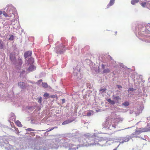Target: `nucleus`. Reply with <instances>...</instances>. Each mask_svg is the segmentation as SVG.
I'll return each mask as SVG.
<instances>
[{"label": "nucleus", "mask_w": 150, "mask_h": 150, "mask_svg": "<svg viewBox=\"0 0 150 150\" xmlns=\"http://www.w3.org/2000/svg\"><path fill=\"white\" fill-rule=\"evenodd\" d=\"M16 8L11 4L8 5L3 12V15L5 17H11L12 14L14 15L16 12Z\"/></svg>", "instance_id": "f257e3e1"}, {"label": "nucleus", "mask_w": 150, "mask_h": 150, "mask_svg": "<svg viewBox=\"0 0 150 150\" xmlns=\"http://www.w3.org/2000/svg\"><path fill=\"white\" fill-rule=\"evenodd\" d=\"M112 119H107L102 124L103 127L110 130H112L113 128H115V125L114 123H112Z\"/></svg>", "instance_id": "f03ea898"}, {"label": "nucleus", "mask_w": 150, "mask_h": 150, "mask_svg": "<svg viewBox=\"0 0 150 150\" xmlns=\"http://www.w3.org/2000/svg\"><path fill=\"white\" fill-rule=\"evenodd\" d=\"M74 72L72 74V77L78 81L81 78V75L80 73V66L77 65L75 68H74Z\"/></svg>", "instance_id": "7ed1b4c3"}, {"label": "nucleus", "mask_w": 150, "mask_h": 150, "mask_svg": "<svg viewBox=\"0 0 150 150\" xmlns=\"http://www.w3.org/2000/svg\"><path fill=\"white\" fill-rule=\"evenodd\" d=\"M90 142L88 143V144H86L85 146H93L94 145H99V144L98 143L100 141V139L98 137H95L92 136L89 137Z\"/></svg>", "instance_id": "20e7f679"}, {"label": "nucleus", "mask_w": 150, "mask_h": 150, "mask_svg": "<svg viewBox=\"0 0 150 150\" xmlns=\"http://www.w3.org/2000/svg\"><path fill=\"white\" fill-rule=\"evenodd\" d=\"M136 33H138L139 34L141 32H143L146 34L150 33V30L146 29L145 27H144L143 25L139 24L137 25L135 28Z\"/></svg>", "instance_id": "39448f33"}, {"label": "nucleus", "mask_w": 150, "mask_h": 150, "mask_svg": "<svg viewBox=\"0 0 150 150\" xmlns=\"http://www.w3.org/2000/svg\"><path fill=\"white\" fill-rule=\"evenodd\" d=\"M65 49L64 46L63 44H61L54 48V51L56 53L61 54L64 52Z\"/></svg>", "instance_id": "423d86ee"}, {"label": "nucleus", "mask_w": 150, "mask_h": 150, "mask_svg": "<svg viewBox=\"0 0 150 150\" xmlns=\"http://www.w3.org/2000/svg\"><path fill=\"white\" fill-rule=\"evenodd\" d=\"M18 86L21 89V91L25 92L26 89L28 90V88H27L29 86V85L27 84H25L23 82L20 81L18 84Z\"/></svg>", "instance_id": "0eeeda50"}, {"label": "nucleus", "mask_w": 150, "mask_h": 150, "mask_svg": "<svg viewBox=\"0 0 150 150\" xmlns=\"http://www.w3.org/2000/svg\"><path fill=\"white\" fill-rule=\"evenodd\" d=\"M131 138L132 137L130 136H127L125 137L119 138L118 140L120 141V144H123L124 142H128Z\"/></svg>", "instance_id": "6e6552de"}, {"label": "nucleus", "mask_w": 150, "mask_h": 150, "mask_svg": "<svg viewBox=\"0 0 150 150\" xmlns=\"http://www.w3.org/2000/svg\"><path fill=\"white\" fill-rule=\"evenodd\" d=\"M10 59L11 62L14 64L16 65V59L15 57V54L14 52H11L9 55Z\"/></svg>", "instance_id": "1a4fd4ad"}, {"label": "nucleus", "mask_w": 150, "mask_h": 150, "mask_svg": "<svg viewBox=\"0 0 150 150\" xmlns=\"http://www.w3.org/2000/svg\"><path fill=\"white\" fill-rule=\"evenodd\" d=\"M141 130H136L135 132L133 133V135L137 134H139V133L144 132H149V127H145L142 129H141Z\"/></svg>", "instance_id": "9d476101"}, {"label": "nucleus", "mask_w": 150, "mask_h": 150, "mask_svg": "<svg viewBox=\"0 0 150 150\" xmlns=\"http://www.w3.org/2000/svg\"><path fill=\"white\" fill-rule=\"evenodd\" d=\"M144 109V106L141 105L138 107L136 110L135 111L134 114L136 115H138L140 113H141L142 110Z\"/></svg>", "instance_id": "9b49d317"}, {"label": "nucleus", "mask_w": 150, "mask_h": 150, "mask_svg": "<svg viewBox=\"0 0 150 150\" xmlns=\"http://www.w3.org/2000/svg\"><path fill=\"white\" fill-rule=\"evenodd\" d=\"M32 54V51H28L25 52L24 54V56L25 57V60H27L28 58L31 57Z\"/></svg>", "instance_id": "f8f14e48"}, {"label": "nucleus", "mask_w": 150, "mask_h": 150, "mask_svg": "<svg viewBox=\"0 0 150 150\" xmlns=\"http://www.w3.org/2000/svg\"><path fill=\"white\" fill-rule=\"evenodd\" d=\"M31 148L34 150H40V146L38 144L35 142H33L31 146Z\"/></svg>", "instance_id": "ddd939ff"}, {"label": "nucleus", "mask_w": 150, "mask_h": 150, "mask_svg": "<svg viewBox=\"0 0 150 150\" xmlns=\"http://www.w3.org/2000/svg\"><path fill=\"white\" fill-rule=\"evenodd\" d=\"M36 69V66L33 65H31L28 69V71L29 72H32Z\"/></svg>", "instance_id": "4468645a"}, {"label": "nucleus", "mask_w": 150, "mask_h": 150, "mask_svg": "<svg viewBox=\"0 0 150 150\" xmlns=\"http://www.w3.org/2000/svg\"><path fill=\"white\" fill-rule=\"evenodd\" d=\"M27 60V63L28 64H32L34 62V59L31 57L28 58Z\"/></svg>", "instance_id": "2eb2a0df"}, {"label": "nucleus", "mask_w": 150, "mask_h": 150, "mask_svg": "<svg viewBox=\"0 0 150 150\" xmlns=\"http://www.w3.org/2000/svg\"><path fill=\"white\" fill-rule=\"evenodd\" d=\"M74 120H72L71 118L69 119L68 120H67L65 121H64L62 123V125H65L69 123H71Z\"/></svg>", "instance_id": "dca6fc26"}, {"label": "nucleus", "mask_w": 150, "mask_h": 150, "mask_svg": "<svg viewBox=\"0 0 150 150\" xmlns=\"http://www.w3.org/2000/svg\"><path fill=\"white\" fill-rule=\"evenodd\" d=\"M5 48V46L4 42L1 40H0V49L4 50Z\"/></svg>", "instance_id": "f3484780"}, {"label": "nucleus", "mask_w": 150, "mask_h": 150, "mask_svg": "<svg viewBox=\"0 0 150 150\" xmlns=\"http://www.w3.org/2000/svg\"><path fill=\"white\" fill-rule=\"evenodd\" d=\"M5 149L8 150H14L13 146L9 144H8L6 145V146L5 147Z\"/></svg>", "instance_id": "a211bd4d"}, {"label": "nucleus", "mask_w": 150, "mask_h": 150, "mask_svg": "<svg viewBox=\"0 0 150 150\" xmlns=\"http://www.w3.org/2000/svg\"><path fill=\"white\" fill-rule=\"evenodd\" d=\"M40 146V150H48L47 145L45 144Z\"/></svg>", "instance_id": "6ab92c4d"}, {"label": "nucleus", "mask_w": 150, "mask_h": 150, "mask_svg": "<svg viewBox=\"0 0 150 150\" xmlns=\"http://www.w3.org/2000/svg\"><path fill=\"white\" fill-rule=\"evenodd\" d=\"M115 0H110V1L109 3L107 5L108 8L109 6H110L112 5L114 3Z\"/></svg>", "instance_id": "aec40b11"}, {"label": "nucleus", "mask_w": 150, "mask_h": 150, "mask_svg": "<svg viewBox=\"0 0 150 150\" xmlns=\"http://www.w3.org/2000/svg\"><path fill=\"white\" fill-rule=\"evenodd\" d=\"M87 116H90L93 115V111L92 110H90L88 111L86 114Z\"/></svg>", "instance_id": "412c9836"}, {"label": "nucleus", "mask_w": 150, "mask_h": 150, "mask_svg": "<svg viewBox=\"0 0 150 150\" xmlns=\"http://www.w3.org/2000/svg\"><path fill=\"white\" fill-rule=\"evenodd\" d=\"M110 62L111 63V65H110V66L114 67H115L117 66L116 62L114 61V60H113L112 61H111V62Z\"/></svg>", "instance_id": "4be33fe9"}, {"label": "nucleus", "mask_w": 150, "mask_h": 150, "mask_svg": "<svg viewBox=\"0 0 150 150\" xmlns=\"http://www.w3.org/2000/svg\"><path fill=\"white\" fill-rule=\"evenodd\" d=\"M113 99L114 100H121V98L119 96H115L113 95L112 96Z\"/></svg>", "instance_id": "5701e85b"}, {"label": "nucleus", "mask_w": 150, "mask_h": 150, "mask_svg": "<svg viewBox=\"0 0 150 150\" xmlns=\"http://www.w3.org/2000/svg\"><path fill=\"white\" fill-rule=\"evenodd\" d=\"M110 70L108 68L104 69L103 71V73L106 74L109 73L110 72Z\"/></svg>", "instance_id": "b1692460"}, {"label": "nucleus", "mask_w": 150, "mask_h": 150, "mask_svg": "<svg viewBox=\"0 0 150 150\" xmlns=\"http://www.w3.org/2000/svg\"><path fill=\"white\" fill-rule=\"evenodd\" d=\"M18 65L20 67L22 64V61L21 58H18Z\"/></svg>", "instance_id": "393cba45"}, {"label": "nucleus", "mask_w": 150, "mask_h": 150, "mask_svg": "<svg viewBox=\"0 0 150 150\" xmlns=\"http://www.w3.org/2000/svg\"><path fill=\"white\" fill-rule=\"evenodd\" d=\"M139 1V0H132L131 3L132 5H134L138 2Z\"/></svg>", "instance_id": "a878e982"}, {"label": "nucleus", "mask_w": 150, "mask_h": 150, "mask_svg": "<svg viewBox=\"0 0 150 150\" xmlns=\"http://www.w3.org/2000/svg\"><path fill=\"white\" fill-rule=\"evenodd\" d=\"M107 101L112 105H114L115 103V102L114 101L112 100L110 98L108 99Z\"/></svg>", "instance_id": "bb28decb"}, {"label": "nucleus", "mask_w": 150, "mask_h": 150, "mask_svg": "<svg viewBox=\"0 0 150 150\" xmlns=\"http://www.w3.org/2000/svg\"><path fill=\"white\" fill-rule=\"evenodd\" d=\"M16 123L17 125L19 127H21L22 126L21 122L19 120L16 121Z\"/></svg>", "instance_id": "cd10ccee"}, {"label": "nucleus", "mask_w": 150, "mask_h": 150, "mask_svg": "<svg viewBox=\"0 0 150 150\" xmlns=\"http://www.w3.org/2000/svg\"><path fill=\"white\" fill-rule=\"evenodd\" d=\"M122 105L125 106H127L129 105V103L128 101H125L122 104Z\"/></svg>", "instance_id": "c85d7f7f"}, {"label": "nucleus", "mask_w": 150, "mask_h": 150, "mask_svg": "<svg viewBox=\"0 0 150 150\" xmlns=\"http://www.w3.org/2000/svg\"><path fill=\"white\" fill-rule=\"evenodd\" d=\"M42 85L44 88H46L48 87V85L46 83L42 82Z\"/></svg>", "instance_id": "c756f323"}, {"label": "nucleus", "mask_w": 150, "mask_h": 150, "mask_svg": "<svg viewBox=\"0 0 150 150\" xmlns=\"http://www.w3.org/2000/svg\"><path fill=\"white\" fill-rule=\"evenodd\" d=\"M106 90L105 88H101L100 89L99 91L100 93H102L105 92V91Z\"/></svg>", "instance_id": "7c9ffc66"}, {"label": "nucleus", "mask_w": 150, "mask_h": 150, "mask_svg": "<svg viewBox=\"0 0 150 150\" xmlns=\"http://www.w3.org/2000/svg\"><path fill=\"white\" fill-rule=\"evenodd\" d=\"M11 119L13 121V120H15L16 119L15 116L14 115V114L13 113H12L11 114Z\"/></svg>", "instance_id": "2f4dec72"}, {"label": "nucleus", "mask_w": 150, "mask_h": 150, "mask_svg": "<svg viewBox=\"0 0 150 150\" xmlns=\"http://www.w3.org/2000/svg\"><path fill=\"white\" fill-rule=\"evenodd\" d=\"M26 130L27 132H30L31 131H36V130L32 129L31 128H28V129H26Z\"/></svg>", "instance_id": "473e14b6"}, {"label": "nucleus", "mask_w": 150, "mask_h": 150, "mask_svg": "<svg viewBox=\"0 0 150 150\" xmlns=\"http://www.w3.org/2000/svg\"><path fill=\"white\" fill-rule=\"evenodd\" d=\"M38 102L39 103H41L42 102V98L41 97H38Z\"/></svg>", "instance_id": "72a5a7b5"}, {"label": "nucleus", "mask_w": 150, "mask_h": 150, "mask_svg": "<svg viewBox=\"0 0 150 150\" xmlns=\"http://www.w3.org/2000/svg\"><path fill=\"white\" fill-rule=\"evenodd\" d=\"M25 72V69L22 70V71H20V76H21V75H22L23 74H24Z\"/></svg>", "instance_id": "f704fd0d"}, {"label": "nucleus", "mask_w": 150, "mask_h": 150, "mask_svg": "<svg viewBox=\"0 0 150 150\" xmlns=\"http://www.w3.org/2000/svg\"><path fill=\"white\" fill-rule=\"evenodd\" d=\"M14 36L12 35H11L10 37L8 39L10 40H13L14 39Z\"/></svg>", "instance_id": "c9c22d12"}, {"label": "nucleus", "mask_w": 150, "mask_h": 150, "mask_svg": "<svg viewBox=\"0 0 150 150\" xmlns=\"http://www.w3.org/2000/svg\"><path fill=\"white\" fill-rule=\"evenodd\" d=\"M49 94L48 93H45L43 95V96L45 97L48 98H49Z\"/></svg>", "instance_id": "e433bc0d"}, {"label": "nucleus", "mask_w": 150, "mask_h": 150, "mask_svg": "<svg viewBox=\"0 0 150 150\" xmlns=\"http://www.w3.org/2000/svg\"><path fill=\"white\" fill-rule=\"evenodd\" d=\"M140 4L143 7H144L146 6V4L145 2H143Z\"/></svg>", "instance_id": "4c0bfd02"}, {"label": "nucleus", "mask_w": 150, "mask_h": 150, "mask_svg": "<svg viewBox=\"0 0 150 150\" xmlns=\"http://www.w3.org/2000/svg\"><path fill=\"white\" fill-rule=\"evenodd\" d=\"M134 89L133 88H129L128 90V91L129 92V91H133Z\"/></svg>", "instance_id": "58836bf2"}, {"label": "nucleus", "mask_w": 150, "mask_h": 150, "mask_svg": "<svg viewBox=\"0 0 150 150\" xmlns=\"http://www.w3.org/2000/svg\"><path fill=\"white\" fill-rule=\"evenodd\" d=\"M134 112L135 111H134V110H130L129 113L130 114H132L133 113H134Z\"/></svg>", "instance_id": "ea45409f"}, {"label": "nucleus", "mask_w": 150, "mask_h": 150, "mask_svg": "<svg viewBox=\"0 0 150 150\" xmlns=\"http://www.w3.org/2000/svg\"><path fill=\"white\" fill-rule=\"evenodd\" d=\"M30 134L32 136H34L35 135V133L33 132H31L30 133Z\"/></svg>", "instance_id": "a19ab883"}, {"label": "nucleus", "mask_w": 150, "mask_h": 150, "mask_svg": "<svg viewBox=\"0 0 150 150\" xmlns=\"http://www.w3.org/2000/svg\"><path fill=\"white\" fill-rule=\"evenodd\" d=\"M120 65L121 67H122L123 68L125 67V65H124L122 63H120Z\"/></svg>", "instance_id": "79ce46f5"}, {"label": "nucleus", "mask_w": 150, "mask_h": 150, "mask_svg": "<svg viewBox=\"0 0 150 150\" xmlns=\"http://www.w3.org/2000/svg\"><path fill=\"white\" fill-rule=\"evenodd\" d=\"M87 85L88 86V87H89L90 89L92 87L91 86L89 83H87Z\"/></svg>", "instance_id": "37998d69"}, {"label": "nucleus", "mask_w": 150, "mask_h": 150, "mask_svg": "<svg viewBox=\"0 0 150 150\" xmlns=\"http://www.w3.org/2000/svg\"><path fill=\"white\" fill-rule=\"evenodd\" d=\"M117 86L118 88H122V86L120 85H117Z\"/></svg>", "instance_id": "c03bdc74"}, {"label": "nucleus", "mask_w": 150, "mask_h": 150, "mask_svg": "<svg viewBox=\"0 0 150 150\" xmlns=\"http://www.w3.org/2000/svg\"><path fill=\"white\" fill-rule=\"evenodd\" d=\"M56 96L55 95H51L50 96V97L52 98H55Z\"/></svg>", "instance_id": "a18cd8bd"}, {"label": "nucleus", "mask_w": 150, "mask_h": 150, "mask_svg": "<svg viewBox=\"0 0 150 150\" xmlns=\"http://www.w3.org/2000/svg\"><path fill=\"white\" fill-rule=\"evenodd\" d=\"M101 66H102V69H105V65H104L103 64H102V65H101Z\"/></svg>", "instance_id": "49530a36"}, {"label": "nucleus", "mask_w": 150, "mask_h": 150, "mask_svg": "<svg viewBox=\"0 0 150 150\" xmlns=\"http://www.w3.org/2000/svg\"><path fill=\"white\" fill-rule=\"evenodd\" d=\"M59 147V145H55L54 147V148L56 149H57Z\"/></svg>", "instance_id": "de8ad7c7"}, {"label": "nucleus", "mask_w": 150, "mask_h": 150, "mask_svg": "<svg viewBox=\"0 0 150 150\" xmlns=\"http://www.w3.org/2000/svg\"><path fill=\"white\" fill-rule=\"evenodd\" d=\"M54 129V127H52L50 129H49V130H48L47 131V132H50V131H52V130H53Z\"/></svg>", "instance_id": "09e8293b"}, {"label": "nucleus", "mask_w": 150, "mask_h": 150, "mask_svg": "<svg viewBox=\"0 0 150 150\" xmlns=\"http://www.w3.org/2000/svg\"><path fill=\"white\" fill-rule=\"evenodd\" d=\"M108 56L110 58V59L111 62V61H112L113 60H114L113 59H112V57L111 56H110V55H109Z\"/></svg>", "instance_id": "8fccbe9b"}, {"label": "nucleus", "mask_w": 150, "mask_h": 150, "mask_svg": "<svg viewBox=\"0 0 150 150\" xmlns=\"http://www.w3.org/2000/svg\"><path fill=\"white\" fill-rule=\"evenodd\" d=\"M147 126L149 127V132H150V123L147 124Z\"/></svg>", "instance_id": "3c124183"}, {"label": "nucleus", "mask_w": 150, "mask_h": 150, "mask_svg": "<svg viewBox=\"0 0 150 150\" xmlns=\"http://www.w3.org/2000/svg\"><path fill=\"white\" fill-rule=\"evenodd\" d=\"M53 37V35H50L49 36V37H48V39L49 40H50V38H51V37Z\"/></svg>", "instance_id": "603ef678"}, {"label": "nucleus", "mask_w": 150, "mask_h": 150, "mask_svg": "<svg viewBox=\"0 0 150 150\" xmlns=\"http://www.w3.org/2000/svg\"><path fill=\"white\" fill-rule=\"evenodd\" d=\"M62 103H64L65 102V100L64 99H63L62 100Z\"/></svg>", "instance_id": "864d4df0"}, {"label": "nucleus", "mask_w": 150, "mask_h": 150, "mask_svg": "<svg viewBox=\"0 0 150 150\" xmlns=\"http://www.w3.org/2000/svg\"><path fill=\"white\" fill-rule=\"evenodd\" d=\"M42 79H40L38 81V83L42 82Z\"/></svg>", "instance_id": "5fc2aeb1"}, {"label": "nucleus", "mask_w": 150, "mask_h": 150, "mask_svg": "<svg viewBox=\"0 0 150 150\" xmlns=\"http://www.w3.org/2000/svg\"><path fill=\"white\" fill-rule=\"evenodd\" d=\"M120 145V144H119V145L114 149L113 150H117V148Z\"/></svg>", "instance_id": "6e6d98bb"}, {"label": "nucleus", "mask_w": 150, "mask_h": 150, "mask_svg": "<svg viewBox=\"0 0 150 150\" xmlns=\"http://www.w3.org/2000/svg\"><path fill=\"white\" fill-rule=\"evenodd\" d=\"M80 146L79 145H78L77 147L76 148V149H78L79 148Z\"/></svg>", "instance_id": "4d7b16f0"}, {"label": "nucleus", "mask_w": 150, "mask_h": 150, "mask_svg": "<svg viewBox=\"0 0 150 150\" xmlns=\"http://www.w3.org/2000/svg\"><path fill=\"white\" fill-rule=\"evenodd\" d=\"M15 130H16L17 132H18V129L17 128H15Z\"/></svg>", "instance_id": "13d9d810"}, {"label": "nucleus", "mask_w": 150, "mask_h": 150, "mask_svg": "<svg viewBox=\"0 0 150 150\" xmlns=\"http://www.w3.org/2000/svg\"><path fill=\"white\" fill-rule=\"evenodd\" d=\"M3 14V12L1 11H0V15H1L2 14Z\"/></svg>", "instance_id": "bf43d9fd"}, {"label": "nucleus", "mask_w": 150, "mask_h": 150, "mask_svg": "<svg viewBox=\"0 0 150 150\" xmlns=\"http://www.w3.org/2000/svg\"><path fill=\"white\" fill-rule=\"evenodd\" d=\"M76 148H73L72 149L73 150H76Z\"/></svg>", "instance_id": "052dcab7"}, {"label": "nucleus", "mask_w": 150, "mask_h": 150, "mask_svg": "<svg viewBox=\"0 0 150 150\" xmlns=\"http://www.w3.org/2000/svg\"><path fill=\"white\" fill-rule=\"evenodd\" d=\"M147 120H150V117H148L147 118Z\"/></svg>", "instance_id": "680f3d73"}, {"label": "nucleus", "mask_w": 150, "mask_h": 150, "mask_svg": "<svg viewBox=\"0 0 150 150\" xmlns=\"http://www.w3.org/2000/svg\"><path fill=\"white\" fill-rule=\"evenodd\" d=\"M123 68L124 69H126V68H127V67L126 66H125V67L124 68Z\"/></svg>", "instance_id": "e2e57ef3"}, {"label": "nucleus", "mask_w": 150, "mask_h": 150, "mask_svg": "<svg viewBox=\"0 0 150 150\" xmlns=\"http://www.w3.org/2000/svg\"><path fill=\"white\" fill-rule=\"evenodd\" d=\"M54 128V129H55V128H57V127H53Z\"/></svg>", "instance_id": "0e129e2a"}, {"label": "nucleus", "mask_w": 150, "mask_h": 150, "mask_svg": "<svg viewBox=\"0 0 150 150\" xmlns=\"http://www.w3.org/2000/svg\"><path fill=\"white\" fill-rule=\"evenodd\" d=\"M148 26H149V28H150V24H149V25H148Z\"/></svg>", "instance_id": "69168bd1"}, {"label": "nucleus", "mask_w": 150, "mask_h": 150, "mask_svg": "<svg viewBox=\"0 0 150 150\" xmlns=\"http://www.w3.org/2000/svg\"><path fill=\"white\" fill-rule=\"evenodd\" d=\"M117 33V32H116H116H115V33L116 34Z\"/></svg>", "instance_id": "338daca9"}, {"label": "nucleus", "mask_w": 150, "mask_h": 150, "mask_svg": "<svg viewBox=\"0 0 150 150\" xmlns=\"http://www.w3.org/2000/svg\"><path fill=\"white\" fill-rule=\"evenodd\" d=\"M127 69H130V68H127Z\"/></svg>", "instance_id": "774afa93"}]
</instances>
